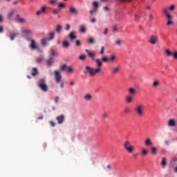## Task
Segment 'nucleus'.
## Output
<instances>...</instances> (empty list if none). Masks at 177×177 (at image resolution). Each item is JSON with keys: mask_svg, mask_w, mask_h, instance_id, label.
<instances>
[{"mask_svg": "<svg viewBox=\"0 0 177 177\" xmlns=\"http://www.w3.org/2000/svg\"><path fill=\"white\" fill-rule=\"evenodd\" d=\"M95 62L97 64V68H94L89 66H86L85 67L86 73H89V75L91 77H95L96 74H99V73H102V67L103 66V62L104 63H109V58H107L106 56H104L102 57V59L97 58L95 59Z\"/></svg>", "mask_w": 177, "mask_h": 177, "instance_id": "f257e3e1", "label": "nucleus"}, {"mask_svg": "<svg viewBox=\"0 0 177 177\" xmlns=\"http://www.w3.org/2000/svg\"><path fill=\"white\" fill-rule=\"evenodd\" d=\"M175 9H176V6L174 4H171L168 8H164L162 9V13L167 19V26H172L174 24V16L169 12H174Z\"/></svg>", "mask_w": 177, "mask_h": 177, "instance_id": "f03ea898", "label": "nucleus"}, {"mask_svg": "<svg viewBox=\"0 0 177 177\" xmlns=\"http://www.w3.org/2000/svg\"><path fill=\"white\" fill-rule=\"evenodd\" d=\"M37 86L43 92H48L49 89L48 85L46 84V80H45V79H40L37 82Z\"/></svg>", "mask_w": 177, "mask_h": 177, "instance_id": "7ed1b4c3", "label": "nucleus"}, {"mask_svg": "<svg viewBox=\"0 0 177 177\" xmlns=\"http://www.w3.org/2000/svg\"><path fill=\"white\" fill-rule=\"evenodd\" d=\"M123 147L124 150L127 151V153H131L135 151V147H133V145H132L131 142H129V140L124 142Z\"/></svg>", "mask_w": 177, "mask_h": 177, "instance_id": "20e7f679", "label": "nucleus"}, {"mask_svg": "<svg viewBox=\"0 0 177 177\" xmlns=\"http://www.w3.org/2000/svg\"><path fill=\"white\" fill-rule=\"evenodd\" d=\"M134 110L138 117H142L145 114V106L142 104H138Z\"/></svg>", "mask_w": 177, "mask_h": 177, "instance_id": "39448f33", "label": "nucleus"}, {"mask_svg": "<svg viewBox=\"0 0 177 177\" xmlns=\"http://www.w3.org/2000/svg\"><path fill=\"white\" fill-rule=\"evenodd\" d=\"M62 73H60V71H54V79L56 84H60L62 82Z\"/></svg>", "mask_w": 177, "mask_h": 177, "instance_id": "423d86ee", "label": "nucleus"}, {"mask_svg": "<svg viewBox=\"0 0 177 177\" xmlns=\"http://www.w3.org/2000/svg\"><path fill=\"white\" fill-rule=\"evenodd\" d=\"M61 71H66V73H68L69 74H73V72L74 71V69H73V67L71 66H67L66 64H64L60 66Z\"/></svg>", "mask_w": 177, "mask_h": 177, "instance_id": "0eeeda50", "label": "nucleus"}, {"mask_svg": "<svg viewBox=\"0 0 177 177\" xmlns=\"http://www.w3.org/2000/svg\"><path fill=\"white\" fill-rule=\"evenodd\" d=\"M157 41H158V36H157L156 35H151L149 37V42L151 45H156V44H157Z\"/></svg>", "mask_w": 177, "mask_h": 177, "instance_id": "6e6552de", "label": "nucleus"}, {"mask_svg": "<svg viewBox=\"0 0 177 177\" xmlns=\"http://www.w3.org/2000/svg\"><path fill=\"white\" fill-rule=\"evenodd\" d=\"M30 48L31 49H33V50L37 49V50H39V46H38V45L37 44V43H35V40H34V39H31V40H30Z\"/></svg>", "mask_w": 177, "mask_h": 177, "instance_id": "1a4fd4ad", "label": "nucleus"}, {"mask_svg": "<svg viewBox=\"0 0 177 177\" xmlns=\"http://www.w3.org/2000/svg\"><path fill=\"white\" fill-rule=\"evenodd\" d=\"M111 71L112 74L115 75L116 74H118V73H120V71H121V66H113V67H112Z\"/></svg>", "mask_w": 177, "mask_h": 177, "instance_id": "9d476101", "label": "nucleus"}, {"mask_svg": "<svg viewBox=\"0 0 177 177\" xmlns=\"http://www.w3.org/2000/svg\"><path fill=\"white\" fill-rule=\"evenodd\" d=\"M128 92H129L130 96H136V93H138L136 88H135L133 87H129L128 88Z\"/></svg>", "mask_w": 177, "mask_h": 177, "instance_id": "9b49d317", "label": "nucleus"}, {"mask_svg": "<svg viewBox=\"0 0 177 177\" xmlns=\"http://www.w3.org/2000/svg\"><path fill=\"white\" fill-rule=\"evenodd\" d=\"M49 42V40L48 37H43L40 40V44L42 45V46H48V44Z\"/></svg>", "mask_w": 177, "mask_h": 177, "instance_id": "f8f14e48", "label": "nucleus"}, {"mask_svg": "<svg viewBox=\"0 0 177 177\" xmlns=\"http://www.w3.org/2000/svg\"><path fill=\"white\" fill-rule=\"evenodd\" d=\"M85 51L87 53L88 56L92 59L95 60L96 57V54L95 53L91 52L89 50L86 49Z\"/></svg>", "mask_w": 177, "mask_h": 177, "instance_id": "ddd939ff", "label": "nucleus"}, {"mask_svg": "<svg viewBox=\"0 0 177 177\" xmlns=\"http://www.w3.org/2000/svg\"><path fill=\"white\" fill-rule=\"evenodd\" d=\"M85 51L87 53L88 56L92 59L95 60L96 57V54L95 53L91 52L89 50L86 49Z\"/></svg>", "mask_w": 177, "mask_h": 177, "instance_id": "4468645a", "label": "nucleus"}, {"mask_svg": "<svg viewBox=\"0 0 177 177\" xmlns=\"http://www.w3.org/2000/svg\"><path fill=\"white\" fill-rule=\"evenodd\" d=\"M167 125L170 127H176V121H175V119H169Z\"/></svg>", "mask_w": 177, "mask_h": 177, "instance_id": "2eb2a0df", "label": "nucleus"}, {"mask_svg": "<svg viewBox=\"0 0 177 177\" xmlns=\"http://www.w3.org/2000/svg\"><path fill=\"white\" fill-rule=\"evenodd\" d=\"M41 13H46V6H43L41 10L36 12L37 16H39Z\"/></svg>", "mask_w": 177, "mask_h": 177, "instance_id": "dca6fc26", "label": "nucleus"}, {"mask_svg": "<svg viewBox=\"0 0 177 177\" xmlns=\"http://www.w3.org/2000/svg\"><path fill=\"white\" fill-rule=\"evenodd\" d=\"M16 21H18V23H21L22 24H24V23H26V19H24V18L20 17V15H16Z\"/></svg>", "mask_w": 177, "mask_h": 177, "instance_id": "f3484780", "label": "nucleus"}, {"mask_svg": "<svg viewBox=\"0 0 177 177\" xmlns=\"http://www.w3.org/2000/svg\"><path fill=\"white\" fill-rule=\"evenodd\" d=\"M115 59H117L115 54L111 55L110 57L108 58V63H114V62H115Z\"/></svg>", "mask_w": 177, "mask_h": 177, "instance_id": "a211bd4d", "label": "nucleus"}, {"mask_svg": "<svg viewBox=\"0 0 177 177\" xmlns=\"http://www.w3.org/2000/svg\"><path fill=\"white\" fill-rule=\"evenodd\" d=\"M68 38H69L71 41H74V39L77 38V36L75 35V31L71 32L68 35Z\"/></svg>", "mask_w": 177, "mask_h": 177, "instance_id": "6ab92c4d", "label": "nucleus"}, {"mask_svg": "<svg viewBox=\"0 0 177 177\" xmlns=\"http://www.w3.org/2000/svg\"><path fill=\"white\" fill-rule=\"evenodd\" d=\"M56 120L58 124H63V122H64V115H59L56 118Z\"/></svg>", "mask_w": 177, "mask_h": 177, "instance_id": "aec40b11", "label": "nucleus"}, {"mask_svg": "<svg viewBox=\"0 0 177 177\" xmlns=\"http://www.w3.org/2000/svg\"><path fill=\"white\" fill-rule=\"evenodd\" d=\"M83 99L86 102H91V100H92V95H91L90 93H86L84 95Z\"/></svg>", "mask_w": 177, "mask_h": 177, "instance_id": "412c9836", "label": "nucleus"}, {"mask_svg": "<svg viewBox=\"0 0 177 177\" xmlns=\"http://www.w3.org/2000/svg\"><path fill=\"white\" fill-rule=\"evenodd\" d=\"M133 102V97L132 95H127L126 96V103H132Z\"/></svg>", "mask_w": 177, "mask_h": 177, "instance_id": "4be33fe9", "label": "nucleus"}, {"mask_svg": "<svg viewBox=\"0 0 177 177\" xmlns=\"http://www.w3.org/2000/svg\"><path fill=\"white\" fill-rule=\"evenodd\" d=\"M53 63H55V61L53 60V58H52V57H50L49 59L46 60V64L48 67H50L52 64H53Z\"/></svg>", "mask_w": 177, "mask_h": 177, "instance_id": "5701e85b", "label": "nucleus"}, {"mask_svg": "<svg viewBox=\"0 0 177 177\" xmlns=\"http://www.w3.org/2000/svg\"><path fill=\"white\" fill-rule=\"evenodd\" d=\"M48 37L47 39H48L49 41H50V39H55V32H50L48 34Z\"/></svg>", "mask_w": 177, "mask_h": 177, "instance_id": "b1692460", "label": "nucleus"}, {"mask_svg": "<svg viewBox=\"0 0 177 177\" xmlns=\"http://www.w3.org/2000/svg\"><path fill=\"white\" fill-rule=\"evenodd\" d=\"M87 42L88 44H90V45H93V44H95L96 41L95 40V39H93V37H90L87 39Z\"/></svg>", "mask_w": 177, "mask_h": 177, "instance_id": "393cba45", "label": "nucleus"}, {"mask_svg": "<svg viewBox=\"0 0 177 177\" xmlns=\"http://www.w3.org/2000/svg\"><path fill=\"white\" fill-rule=\"evenodd\" d=\"M16 13L15 10H12L8 13V19L9 20H13V16H15V14Z\"/></svg>", "mask_w": 177, "mask_h": 177, "instance_id": "a878e982", "label": "nucleus"}, {"mask_svg": "<svg viewBox=\"0 0 177 177\" xmlns=\"http://www.w3.org/2000/svg\"><path fill=\"white\" fill-rule=\"evenodd\" d=\"M153 88H157L158 86H160V80H156L153 82L152 83Z\"/></svg>", "mask_w": 177, "mask_h": 177, "instance_id": "bb28decb", "label": "nucleus"}, {"mask_svg": "<svg viewBox=\"0 0 177 177\" xmlns=\"http://www.w3.org/2000/svg\"><path fill=\"white\" fill-rule=\"evenodd\" d=\"M69 12L71 13H73V15H77L78 14V11L74 7H70Z\"/></svg>", "mask_w": 177, "mask_h": 177, "instance_id": "cd10ccee", "label": "nucleus"}, {"mask_svg": "<svg viewBox=\"0 0 177 177\" xmlns=\"http://www.w3.org/2000/svg\"><path fill=\"white\" fill-rule=\"evenodd\" d=\"M17 35H19V32L11 33L10 35V39H11V41H13L15 39V38H16V37H17Z\"/></svg>", "mask_w": 177, "mask_h": 177, "instance_id": "c85d7f7f", "label": "nucleus"}, {"mask_svg": "<svg viewBox=\"0 0 177 177\" xmlns=\"http://www.w3.org/2000/svg\"><path fill=\"white\" fill-rule=\"evenodd\" d=\"M37 74H38V69L37 68H33L32 69L31 75H32V77H35Z\"/></svg>", "mask_w": 177, "mask_h": 177, "instance_id": "c756f323", "label": "nucleus"}, {"mask_svg": "<svg viewBox=\"0 0 177 177\" xmlns=\"http://www.w3.org/2000/svg\"><path fill=\"white\" fill-rule=\"evenodd\" d=\"M115 45H117L118 46H121V45H122V40H121V39H117L115 41Z\"/></svg>", "mask_w": 177, "mask_h": 177, "instance_id": "7c9ffc66", "label": "nucleus"}, {"mask_svg": "<svg viewBox=\"0 0 177 177\" xmlns=\"http://www.w3.org/2000/svg\"><path fill=\"white\" fill-rule=\"evenodd\" d=\"M62 46L64 48H66V49H68L70 48V43L67 41H64L62 43Z\"/></svg>", "mask_w": 177, "mask_h": 177, "instance_id": "2f4dec72", "label": "nucleus"}, {"mask_svg": "<svg viewBox=\"0 0 177 177\" xmlns=\"http://www.w3.org/2000/svg\"><path fill=\"white\" fill-rule=\"evenodd\" d=\"M80 32H85L86 31V26L85 25H80Z\"/></svg>", "mask_w": 177, "mask_h": 177, "instance_id": "473e14b6", "label": "nucleus"}, {"mask_svg": "<svg viewBox=\"0 0 177 177\" xmlns=\"http://www.w3.org/2000/svg\"><path fill=\"white\" fill-rule=\"evenodd\" d=\"M145 143V145L147 146H151V145H153V142H151V140L149 138H147Z\"/></svg>", "mask_w": 177, "mask_h": 177, "instance_id": "72a5a7b5", "label": "nucleus"}, {"mask_svg": "<svg viewBox=\"0 0 177 177\" xmlns=\"http://www.w3.org/2000/svg\"><path fill=\"white\" fill-rule=\"evenodd\" d=\"M63 28V26H62L61 25H57L56 26V28H55V30L56 31V32H60V31H62Z\"/></svg>", "mask_w": 177, "mask_h": 177, "instance_id": "f704fd0d", "label": "nucleus"}, {"mask_svg": "<svg viewBox=\"0 0 177 177\" xmlns=\"http://www.w3.org/2000/svg\"><path fill=\"white\" fill-rule=\"evenodd\" d=\"M131 108L126 106L124 109V112L125 113V114H131Z\"/></svg>", "mask_w": 177, "mask_h": 177, "instance_id": "c9c22d12", "label": "nucleus"}, {"mask_svg": "<svg viewBox=\"0 0 177 177\" xmlns=\"http://www.w3.org/2000/svg\"><path fill=\"white\" fill-rule=\"evenodd\" d=\"M161 165H162V167H165V165H167V158L163 157V158H162Z\"/></svg>", "mask_w": 177, "mask_h": 177, "instance_id": "e433bc0d", "label": "nucleus"}, {"mask_svg": "<svg viewBox=\"0 0 177 177\" xmlns=\"http://www.w3.org/2000/svg\"><path fill=\"white\" fill-rule=\"evenodd\" d=\"M165 53H166V56H167L168 57H169L170 56H172L173 53L172 52H171V50H169V49H167L165 50Z\"/></svg>", "mask_w": 177, "mask_h": 177, "instance_id": "4c0bfd02", "label": "nucleus"}, {"mask_svg": "<svg viewBox=\"0 0 177 177\" xmlns=\"http://www.w3.org/2000/svg\"><path fill=\"white\" fill-rule=\"evenodd\" d=\"M93 8L95 9V12H96L97 10V8H99V3H97V1H94Z\"/></svg>", "mask_w": 177, "mask_h": 177, "instance_id": "58836bf2", "label": "nucleus"}, {"mask_svg": "<svg viewBox=\"0 0 177 177\" xmlns=\"http://www.w3.org/2000/svg\"><path fill=\"white\" fill-rule=\"evenodd\" d=\"M175 162H177V158L176 157H174L173 158H171V160H170V163L174 165L175 164Z\"/></svg>", "mask_w": 177, "mask_h": 177, "instance_id": "ea45409f", "label": "nucleus"}, {"mask_svg": "<svg viewBox=\"0 0 177 177\" xmlns=\"http://www.w3.org/2000/svg\"><path fill=\"white\" fill-rule=\"evenodd\" d=\"M51 10H52L53 15H57V13H59V10H57L56 8H52Z\"/></svg>", "mask_w": 177, "mask_h": 177, "instance_id": "a19ab883", "label": "nucleus"}, {"mask_svg": "<svg viewBox=\"0 0 177 177\" xmlns=\"http://www.w3.org/2000/svg\"><path fill=\"white\" fill-rule=\"evenodd\" d=\"M24 34H26V35H31V34H32V32L30 30H24Z\"/></svg>", "mask_w": 177, "mask_h": 177, "instance_id": "79ce46f5", "label": "nucleus"}, {"mask_svg": "<svg viewBox=\"0 0 177 177\" xmlns=\"http://www.w3.org/2000/svg\"><path fill=\"white\" fill-rule=\"evenodd\" d=\"M44 60V57H39L36 59V63H41Z\"/></svg>", "mask_w": 177, "mask_h": 177, "instance_id": "37998d69", "label": "nucleus"}, {"mask_svg": "<svg viewBox=\"0 0 177 177\" xmlns=\"http://www.w3.org/2000/svg\"><path fill=\"white\" fill-rule=\"evenodd\" d=\"M79 59L80 60L84 61L85 60V59H86V55H81L80 56H79Z\"/></svg>", "mask_w": 177, "mask_h": 177, "instance_id": "c03bdc74", "label": "nucleus"}, {"mask_svg": "<svg viewBox=\"0 0 177 177\" xmlns=\"http://www.w3.org/2000/svg\"><path fill=\"white\" fill-rule=\"evenodd\" d=\"M151 151H152V154H154V155L157 154V148L153 147L151 148Z\"/></svg>", "mask_w": 177, "mask_h": 177, "instance_id": "a18cd8bd", "label": "nucleus"}, {"mask_svg": "<svg viewBox=\"0 0 177 177\" xmlns=\"http://www.w3.org/2000/svg\"><path fill=\"white\" fill-rule=\"evenodd\" d=\"M148 153H149V151H147V150H146L145 149H142V156H147Z\"/></svg>", "mask_w": 177, "mask_h": 177, "instance_id": "49530a36", "label": "nucleus"}, {"mask_svg": "<svg viewBox=\"0 0 177 177\" xmlns=\"http://www.w3.org/2000/svg\"><path fill=\"white\" fill-rule=\"evenodd\" d=\"M58 8H66V5H64V3H59Z\"/></svg>", "mask_w": 177, "mask_h": 177, "instance_id": "de8ad7c7", "label": "nucleus"}, {"mask_svg": "<svg viewBox=\"0 0 177 177\" xmlns=\"http://www.w3.org/2000/svg\"><path fill=\"white\" fill-rule=\"evenodd\" d=\"M100 55H104V46L101 47Z\"/></svg>", "mask_w": 177, "mask_h": 177, "instance_id": "09e8293b", "label": "nucleus"}, {"mask_svg": "<svg viewBox=\"0 0 177 177\" xmlns=\"http://www.w3.org/2000/svg\"><path fill=\"white\" fill-rule=\"evenodd\" d=\"M174 59H175L176 60H177V51L173 53V55H172Z\"/></svg>", "mask_w": 177, "mask_h": 177, "instance_id": "8fccbe9b", "label": "nucleus"}, {"mask_svg": "<svg viewBox=\"0 0 177 177\" xmlns=\"http://www.w3.org/2000/svg\"><path fill=\"white\" fill-rule=\"evenodd\" d=\"M56 2H57V0H50L49 1V3H50L51 5H55V3H56Z\"/></svg>", "mask_w": 177, "mask_h": 177, "instance_id": "3c124183", "label": "nucleus"}, {"mask_svg": "<svg viewBox=\"0 0 177 177\" xmlns=\"http://www.w3.org/2000/svg\"><path fill=\"white\" fill-rule=\"evenodd\" d=\"M50 127H56V123L53 122V121H50Z\"/></svg>", "mask_w": 177, "mask_h": 177, "instance_id": "603ef678", "label": "nucleus"}, {"mask_svg": "<svg viewBox=\"0 0 177 177\" xmlns=\"http://www.w3.org/2000/svg\"><path fill=\"white\" fill-rule=\"evenodd\" d=\"M113 32H117V31H118V29L117 28V26H113L112 28Z\"/></svg>", "mask_w": 177, "mask_h": 177, "instance_id": "864d4df0", "label": "nucleus"}, {"mask_svg": "<svg viewBox=\"0 0 177 177\" xmlns=\"http://www.w3.org/2000/svg\"><path fill=\"white\" fill-rule=\"evenodd\" d=\"M70 28H71L70 24H66L65 30H66V31H68V30H70Z\"/></svg>", "mask_w": 177, "mask_h": 177, "instance_id": "5fc2aeb1", "label": "nucleus"}, {"mask_svg": "<svg viewBox=\"0 0 177 177\" xmlns=\"http://www.w3.org/2000/svg\"><path fill=\"white\" fill-rule=\"evenodd\" d=\"M108 117H109V115H108L107 113H104L102 114V118H107Z\"/></svg>", "mask_w": 177, "mask_h": 177, "instance_id": "6e6d98bb", "label": "nucleus"}, {"mask_svg": "<svg viewBox=\"0 0 177 177\" xmlns=\"http://www.w3.org/2000/svg\"><path fill=\"white\" fill-rule=\"evenodd\" d=\"M81 46V41L80 40L76 41V46Z\"/></svg>", "mask_w": 177, "mask_h": 177, "instance_id": "4d7b16f0", "label": "nucleus"}, {"mask_svg": "<svg viewBox=\"0 0 177 177\" xmlns=\"http://www.w3.org/2000/svg\"><path fill=\"white\" fill-rule=\"evenodd\" d=\"M51 55H52V56H57V52L52 51Z\"/></svg>", "mask_w": 177, "mask_h": 177, "instance_id": "13d9d810", "label": "nucleus"}, {"mask_svg": "<svg viewBox=\"0 0 177 177\" xmlns=\"http://www.w3.org/2000/svg\"><path fill=\"white\" fill-rule=\"evenodd\" d=\"M109 32V29H107V28H106L105 29H104V35H107V32Z\"/></svg>", "mask_w": 177, "mask_h": 177, "instance_id": "bf43d9fd", "label": "nucleus"}, {"mask_svg": "<svg viewBox=\"0 0 177 177\" xmlns=\"http://www.w3.org/2000/svg\"><path fill=\"white\" fill-rule=\"evenodd\" d=\"M135 20L136 21H139V16H138L137 15H135Z\"/></svg>", "mask_w": 177, "mask_h": 177, "instance_id": "052dcab7", "label": "nucleus"}, {"mask_svg": "<svg viewBox=\"0 0 177 177\" xmlns=\"http://www.w3.org/2000/svg\"><path fill=\"white\" fill-rule=\"evenodd\" d=\"M153 19H154V17L153 16V15H149V20L151 21V20H153Z\"/></svg>", "mask_w": 177, "mask_h": 177, "instance_id": "680f3d73", "label": "nucleus"}, {"mask_svg": "<svg viewBox=\"0 0 177 177\" xmlns=\"http://www.w3.org/2000/svg\"><path fill=\"white\" fill-rule=\"evenodd\" d=\"M55 103H59V97H55Z\"/></svg>", "mask_w": 177, "mask_h": 177, "instance_id": "e2e57ef3", "label": "nucleus"}, {"mask_svg": "<svg viewBox=\"0 0 177 177\" xmlns=\"http://www.w3.org/2000/svg\"><path fill=\"white\" fill-rule=\"evenodd\" d=\"M91 23H96V19L95 18H93L91 20Z\"/></svg>", "mask_w": 177, "mask_h": 177, "instance_id": "0e129e2a", "label": "nucleus"}, {"mask_svg": "<svg viewBox=\"0 0 177 177\" xmlns=\"http://www.w3.org/2000/svg\"><path fill=\"white\" fill-rule=\"evenodd\" d=\"M3 32V27L0 26V33Z\"/></svg>", "mask_w": 177, "mask_h": 177, "instance_id": "69168bd1", "label": "nucleus"}, {"mask_svg": "<svg viewBox=\"0 0 177 177\" xmlns=\"http://www.w3.org/2000/svg\"><path fill=\"white\" fill-rule=\"evenodd\" d=\"M104 10L107 12V10H109V7L108 6H106L104 8Z\"/></svg>", "mask_w": 177, "mask_h": 177, "instance_id": "338daca9", "label": "nucleus"}, {"mask_svg": "<svg viewBox=\"0 0 177 177\" xmlns=\"http://www.w3.org/2000/svg\"><path fill=\"white\" fill-rule=\"evenodd\" d=\"M96 12V11H95V9L90 10V13H91V15H93V12Z\"/></svg>", "mask_w": 177, "mask_h": 177, "instance_id": "774afa93", "label": "nucleus"}]
</instances>
